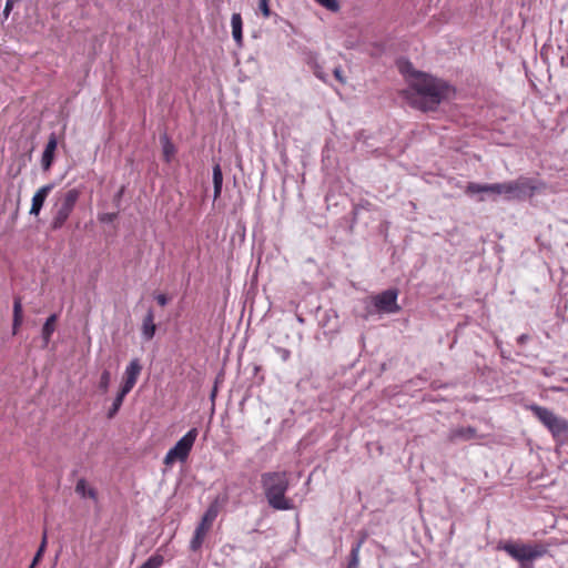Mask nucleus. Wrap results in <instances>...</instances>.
<instances>
[{
	"instance_id": "obj_1",
	"label": "nucleus",
	"mask_w": 568,
	"mask_h": 568,
	"mask_svg": "<svg viewBox=\"0 0 568 568\" xmlns=\"http://www.w3.org/2000/svg\"><path fill=\"white\" fill-rule=\"evenodd\" d=\"M453 92L446 81L419 73L408 88L402 91V97L410 106L426 112L436 110Z\"/></svg>"
},
{
	"instance_id": "obj_2",
	"label": "nucleus",
	"mask_w": 568,
	"mask_h": 568,
	"mask_svg": "<svg viewBox=\"0 0 568 568\" xmlns=\"http://www.w3.org/2000/svg\"><path fill=\"white\" fill-rule=\"evenodd\" d=\"M261 485L270 507L276 510H290L293 508L292 500L285 497L290 487L286 471L263 473L261 475Z\"/></svg>"
},
{
	"instance_id": "obj_3",
	"label": "nucleus",
	"mask_w": 568,
	"mask_h": 568,
	"mask_svg": "<svg viewBox=\"0 0 568 568\" xmlns=\"http://www.w3.org/2000/svg\"><path fill=\"white\" fill-rule=\"evenodd\" d=\"M80 195L81 191L75 187L55 194L53 205L51 207V230L58 231L63 227V225L67 223L70 215L74 211V207L80 199Z\"/></svg>"
},
{
	"instance_id": "obj_4",
	"label": "nucleus",
	"mask_w": 568,
	"mask_h": 568,
	"mask_svg": "<svg viewBox=\"0 0 568 568\" xmlns=\"http://www.w3.org/2000/svg\"><path fill=\"white\" fill-rule=\"evenodd\" d=\"M529 410L550 432L556 443L568 444V420L547 407L531 404Z\"/></svg>"
},
{
	"instance_id": "obj_5",
	"label": "nucleus",
	"mask_w": 568,
	"mask_h": 568,
	"mask_svg": "<svg viewBox=\"0 0 568 568\" xmlns=\"http://www.w3.org/2000/svg\"><path fill=\"white\" fill-rule=\"evenodd\" d=\"M499 548L518 562L535 561L548 552V545L544 542L524 544L506 541Z\"/></svg>"
},
{
	"instance_id": "obj_6",
	"label": "nucleus",
	"mask_w": 568,
	"mask_h": 568,
	"mask_svg": "<svg viewBox=\"0 0 568 568\" xmlns=\"http://www.w3.org/2000/svg\"><path fill=\"white\" fill-rule=\"evenodd\" d=\"M545 187V183L537 179L520 176L517 180L506 182L507 201L531 197Z\"/></svg>"
},
{
	"instance_id": "obj_7",
	"label": "nucleus",
	"mask_w": 568,
	"mask_h": 568,
	"mask_svg": "<svg viewBox=\"0 0 568 568\" xmlns=\"http://www.w3.org/2000/svg\"><path fill=\"white\" fill-rule=\"evenodd\" d=\"M199 432L196 428H191L176 444L166 453L164 464L166 466L173 465L175 462L184 463L196 440Z\"/></svg>"
},
{
	"instance_id": "obj_8",
	"label": "nucleus",
	"mask_w": 568,
	"mask_h": 568,
	"mask_svg": "<svg viewBox=\"0 0 568 568\" xmlns=\"http://www.w3.org/2000/svg\"><path fill=\"white\" fill-rule=\"evenodd\" d=\"M465 193L469 196L479 194L480 196L478 197V201L480 202L486 200L485 195H487L493 201H496L499 196H503L505 200H507L506 182L493 184L469 182L465 189Z\"/></svg>"
},
{
	"instance_id": "obj_9",
	"label": "nucleus",
	"mask_w": 568,
	"mask_h": 568,
	"mask_svg": "<svg viewBox=\"0 0 568 568\" xmlns=\"http://www.w3.org/2000/svg\"><path fill=\"white\" fill-rule=\"evenodd\" d=\"M397 290L389 288L375 295L372 302L376 311L379 313H397L400 310L397 304Z\"/></svg>"
},
{
	"instance_id": "obj_10",
	"label": "nucleus",
	"mask_w": 568,
	"mask_h": 568,
	"mask_svg": "<svg viewBox=\"0 0 568 568\" xmlns=\"http://www.w3.org/2000/svg\"><path fill=\"white\" fill-rule=\"evenodd\" d=\"M142 368L143 367L139 358L131 359L128 366L125 367L123 374V382L120 388L131 392L138 382Z\"/></svg>"
},
{
	"instance_id": "obj_11",
	"label": "nucleus",
	"mask_w": 568,
	"mask_h": 568,
	"mask_svg": "<svg viewBox=\"0 0 568 568\" xmlns=\"http://www.w3.org/2000/svg\"><path fill=\"white\" fill-rule=\"evenodd\" d=\"M448 440L453 444L459 442H468L473 439L483 438L477 434V429L473 426H462L454 429H450L448 433Z\"/></svg>"
},
{
	"instance_id": "obj_12",
	"label": "nucleus",
	"mask_w": 568,
	"mask_h": 568,
	"mask_svg": "<svg viewBox=\"0 0 568 568\" xmlns=\"http://www.w3.org/2000/svg\"><path fill=\"white\" fill-rule=\"evenodd\" d=\"M54 187V184L52 183H49V184H45L43 186H41L33 195L32 197V203H31V209H30V214L31 215H39L43 205H44V202L48 197V195L50 194V192L53 190Z\"/></svg>"
},
{
	"instance_id": "obj_13",
	"label": "nucleus",
	"mask_w": 568,
	"mask_h": 568,
	"mask_svg": "<svg viewBox=\"0 0 568 568\" xmlns=\"http://www.w3.org/2000/svg\"><path fill=\"white\" fill-rule=\"evenodd\" d=\"M57 145H58L57 135L54 133H51L49 136V140L47 142V145L44 148V151L42 153V159H41V165L44 171L50 170V168L53 163Z\"/></svg>"
},
{
	"instance_id": "obj_14",
	"label": "nucleus",
	"mask_w": 568,
	"mask_h": 568,
	"mask_svg": "<svg viewBox=\"0 0 568 568\" xmlns=\"http://www.w3.org/2000/svg\"><path fill=\"white\" fill-rule=\"evenodd\" d=\"M156 326L154 324V313L150 308L142 323V336L145 341H151L155 335Z\"/></svg>"
},
{
	"instance_id": "obj_15",
	"label": "nucleus",
	"mask_w": 568,
	"mask_h": 568,
	"mask_svg": "<svg viewBox=\"0 0 568 568\" xmlns=\"http://www.w3.org/2000/svg\"><path fill=\"white\" fill-rule=\"evenodd\" d=\"M209 531H210V529H207L206 527H204L201 524H199L196 526L193 537L190 541V549L192 551H199L202 548L204 539Z\"/></svg>"
},
{
	"instance_id": "obj_16",
	"label": "nucleus",
	"mask_w": 568,
	"mask_h": 568,
	"mask_svg": "<svg viewBox=\"0 0 568 568\" xmlns=\"http://www.w3.org/2000/svg\"><path fill=\"white\" fill-rule=\"evenodd\" d=\"M75 493L82 498H90L94 501L98 500V491L95 488L88 486L84 478H80L75 485Z\"/></svg>"
},
{
	"instance_id": "obj_17",
	"label": "nucleus",
	"mask_w": 568,
	"mask_h": 568,
	"mask_svg": "<svg viewBox=\"0 0 568 568\" xmlns=\"http://www.w3.org/2000/svg\"><path fill=\"white\" fill-rule=\"evenodd\" d=\"M231 26H232V36H233L234 41L239 45H242V41H243V31H242L243 21H242V17H241L240 13H233L232 14Z\"/></svg>"
},
{
	"instance_id": "obj_18",
	"label": "nucleus",
	"mask_w": 568,
	"mask_h": 568,
	"mask_svg": "<svg viewBox=\"0 0 568 568\" xmlns=\"http://www.w3.org/2000/svg\"><path fill=\"white\" fill-rule=\"evenodd\" d=\"M57 320H58V315L57 314H51L47 318L45 323L42 326L41 334H42V338H43L44 345H48V343L51 339L52 334L55 331V322H57Z\"/></svg>"
},
{
	"instance_id": "obj_19",
	"label": "nucleus",
	"mask_w": 568,
	"mask_h": 568,
	"mask_svg": "<svg viewBox=\"0 0 568 568\" xmlns=\"http://www.w3.org/2000/svg\"><path fill=\"white\" fill-rule=\"evenodd\" d=\"M212 179H213V186H214V196L213 197L215 201L220 197L221 192H222V185H223V173H222L221 165L219 163H216L213 166Z\"/></svg>"
},
{
	"instance_id": "obj_20",
	"label": "nucleus",
	"mask_w": 568,
	"mask_h": 568,
	"mask_svg": "<svg viewBox=\"0 0 568 568\" xmlns=\"http://www.w3.org/2000/svg\"><path fill=\"white\" fill-rule=\"evenodd\" d=\"M365 537L357 540L355 544H353L349 556H348V564L347 568H358L359 567V551L364 544Z\"/></svg>"
},
{
	"instance_id": "obj_21",
	"label": "nucleus",
	"mask_w": 568,
	"mask_h": 568,
	"mask_svg": "<svg viewBox=\"0 0 568 568\" xmlns=\"http://www.w3.org/2000/svg\"><path fill=\"white\" fill-rule=\"evenodd\" d=\"M130 392L128 390H124L122 388L119 389L115 398L113 399V403L111 405V407L109 408L108 410V418H113L118 412L120 410L122 404H123V400L125 398V396L129 394Z\"/></svg>"
},
{
	"instance_id": "obj_22",
	"label": "nucleus",
	"mask_w": 568,
	"mask_h": 568,
	"mask_svg": "<svg viewBox=\"0 0 568 568\" xmlns=\"http://www.w3.org/2000/svg\"><path fill=\"white\" fill-rule=\"evenodd\" d=\"M161 142L164 161L169 163L175 153V146L166 135L161 138Z\"/></svg>"
},
{
	"instance_id": "obj_23",
	"label": "nucleus",
	"mask_w": 568,
	"mask_h": 568,
	"mask_svg": "<svg viewBox=\"0 0 568 568\" xmlns=\"http://www.w3.org/2000/svg\"><path fill=\"white\" fill-rule=\"evenodd\" d=\"M23 321L22 316V302L20 297H14L13 301V321L12 326H21Z\"/></svg>"
},
{
	"instance_id": "obj_24",
	"label": "nucleus",
	"mask_w": 568,
	"mask_h": 568,
	"mask_svg": "<svg viewBox=\"0 0 568 568\" xmlns=\"http://www.w3.org/2000/svg\"><path fill=\"white\" fill-rule=\"evenodd\" d=\"M220 509H221L220 503L217 499H215L214 501H212L210 504V506L207 507V509L205 510L203 516L214 523L216 517L219 516Z\"/></svg>"
},
{
	"instance_id": "obj_25",
	"label": "nucleus",
	"mask_w": 568,
	"mask_h": 568,
	"mask_svg": "<svg viewBox=\"0 0 568 568\" xmlns=\"http://www.w3.org/2000/svg\"><path fill=\"white\" fill-rule=\"evenodd\" d=\"M110 382H111V372L109 369H104L101 373L99 385H98L101 393L105 394L108 392Z\"/></svg>"
},
{
	"instance_id": "obj_26",
	"label": "nucleus",
	"mask_w": 568,
	"mask_h": 568,
	"mask_svg": "<svg viewBox=\"0 0 568 568\" xmlns=\"http://www.w3.org/2000/svg\"><path fill=\"white\" fill-rule=\"evenodd\" d=\"M163 564V557L161 555H153L146 561H144L139 568H160Z\"/></svg>"
},
{
	"instance_id": "obj_27",
	"label": "nucleus",
	"mask_w": 568,
	"mask_h": 568,
	"mask_svg": "<svg viewBox=\"0 0 568 568\" xmlns=\"http://www.w3.org/2000/svg\"><path fill=\"white\" fill-rule=\"evenodd\" d=\"M45 546H47V532L43 534L40 547H39L38 551L34 555V558L32 560L33 565H37L39 562V560L41 559V557H42V555L44 552Z\"/></svg>"
},
{
	"instance_id": "obj_28",
	"label": "nucleus",
	"mask_w": 568,
	"mask_h": 568,
	"mask_svg": "<svg viewBox=\"0 0 568 568\" xmlns=\"http://www.w3.org/2000/svg\"><path fill=\"white\" fill-rule=\"evenodd\" d=\"M258 9L264 18L271 17L270 0H258Z\"/></svg>"
},
{
	"instance_id": "obj_29",
	"label": "nucleus",
	"mask_w": 568,
	"mask_h": 568,
	"mask_svg": "<svg viewBox=\"0 0 568 568\" xmlns=\"http://www.w3.org/2000/svg\"><path fill=\"white\" fill-rule=\"evenodd\" d=\"M118 216V213H100L98 220L101 223H112Z\"/></svg>"
},
{
	"instance_id": "obj_30",
	"label": "nucleus",
	"mask_w": 568,
	"mask_h": 568,
	"mask_svg": "<svg viewBox=\"0 0 568 568\" xmlns=\"http://www.w3.org/2000/svg\"><path fill=\"white\" fill-rule=\"evenodd\" d=\"M314 75L323 81L324 83L327 82V74L323 71L322 67L320 64H315L313 68Z\"/></svg>"
},
{
	"instance_id": "obj_31",
	"label": "nucleus",
	"mask_w": 568,
	"mask_h": 568,
	"mask_svg": "<svg viewBox=\"0 0 568 568\" xmlns=\"http://www.w3.org/2000/svg\"><path fill=\"white\" fill-rule=\"evenodd\" d=\"M371 205L372 204L367 200H362L361 202H358L354 206V210H353L354 215H357L361 210L369 211L371 210Z\"/></svg>"
},
{
	"instance_id": "obj_32",
	"label": "nucleus",
	"mask_w": 568,
	"mask_h": 568,
	"mask_svg": "<svg viewBox=\"0 0 568 568\" xmlns=\"http://www.w3.org/2000/svg\"><path fill=\"white\" fill-rule=\"evenodd\" d=\"M275 352L278 354L283 362H287L291 358V351L284 347H275Z\"/></svg>"
},
{
	"instance_id": "obj_33",
	"label": "nucleus",
	"mask_w": 568,
	"mask_h": 568,
	"mask_svg": "<svg viewBox=\"0 0 568 568\" xmlns=\"http://www.w3.org/2000/svg\"><path fill=\"white\" fill-rule=\"evenodd\" d=\"M333 74L335 77V79L342 83V84H345L346 83V78L344 77L343 74V70L341 67H336L334 70H333Z\"/></svg>"
},
{
	"instance_id": "obj_34",
	"label": "nucleus",
	"mask_w": 568,
	"mask_h": 568,
	"mask_svg": "<svg viewBox=\"0 0 568 568\" xmlns=\"http://www.w3.org/2000/svg\"><path fill=\"white\" fill-rule=\"evenodd\" d=\"M155 300L160 306H165L169 303V298L165 294H158Z\"/></svg>"
},
{
	"instance_id": "obj_35",
	"label": "nucleus",
	"mask_w": 568,
	"mask_h": 568,
	"mask_svg": "<svg viewBox=\"0 0 568 568\" xmlns=\"http://www.w3.org/2000/svg\"><path fill=\"white\" fill-rule=\"evenodd\" d=\"M12 7H13V0H7L6 7H4V10H3V14H4L6 18L9 17L10 11L12 10Z\"/></svg>"
},
{
	"instance_id": "obj_36",
	"label": "nucleus",
	"mask_w": 568,
	"mask_h": 568,
	"mask_svg": "<svg viewBox=\"0 0 568 568\" xmlns=\"http://www.w3.org/2000/svg\"><path fill=\"white\" fill-rule=\"evenodd\" d=\"M199 524L203 525L204 527H206L210 530H211V528L213 526V521L207 519V518H205L204 516H202L201 521Z\"/></svg>"
},
{
	"instance_id": "obj_37",
	"label": "nucleus",
	"mask_w": 568,
	"mask_h": 568,
	"mask_svg": "<svg viewBox=\"0 0 568 568\" xmlns=\"http://www.w3.org/2000/svg\"><path fill=\"white\" fill-rule=\"evenodd\" d=\"M529 339V335L521 334L517 337V343L524 345Z\"/></svg>"
},
{
	"instance_id": "obj_38",
	"label": "nucleus",
	"mask_w": 568,
	"mask_h": 568,
	"mask_svg": "<svg viewBox=\"0 0 568 568\" xmlns=\"http://www.w3.org/2000/svg\"><path fill=\"white\" fill-rule=\"evenodd\" d=\"M534 561L519 562V568H534Z\"/></svg>"
},
{
	"instance_id": "obj_39",
	"label": "nucleus",
	"mask_w": 568,
	"mask_h": 568,
	"mask_svg": "<svg viewBox=\"0 0 568 568\" xmlns=\"http://www.w3.org/2000/svg\"><path fill=\"white\" fill-rule=\"evenodd\" d=\"M124 193V187H121V190L116 193L115 199L120 200Z\"/></svg>"
},
{
	"instance_id": "obj_40",
	"label": "nucleus",
	"mask_w": 568,
	"mask_h": 568,
	"mask_svg": "<svg viewBox=\"0 0 568 568\" xmlns=\"http://www.w3.org/2000/svg\"><path fill=\"white\" fill-rule=\"evenodd\" d=\"M20 326H12V333L16 335L18 333Z\"/></svg>"
},
{
	"instance_id": "obj_41",
	"label": "nucleus",
	"mask_w": 568,
	"mask_h": 568,
	"mask_svg": "<svg viewBox=\"0 0 568 568\" xmlns=\"http://www.w3.org/2000/svg\"><path fill=\"white\" fill-rule=\"evenodd\" d=\"M215 394H216V389H214V390L212 392V394H211L212 399L215 397Z\"/></svg>"
},
{
	"instance_id": "obj_42",
	"label": "nucleus",
	"mask_w": 568,
	"mask_h": 568,
	"mask_svg": "<svg viewBox=\"0 0 568 568\" xmlns=\"http://www.w3.org/2000/svg\"><path fill=\"white\" fill-rule=\"evenodd\" d=\"M260 367L258 366H255L254 371L255 373L258 372Z\"/></svg>"
},
{
	"instance_id": "obj_43",
	"label": "nucleus",
	"mask_w": 568,
	"mask_h": 568,
	"mask_svg": "<svg viewBox=\"0 0 568 568\" xmlns=\"http://www.w3.org/2000/svg\"><path fill=\"white\" fill-rule=\"evenodd\" d=\"M34 567H36V565L31 564V566L29 568H34Z\"/></svg>"
}]
</instances>
